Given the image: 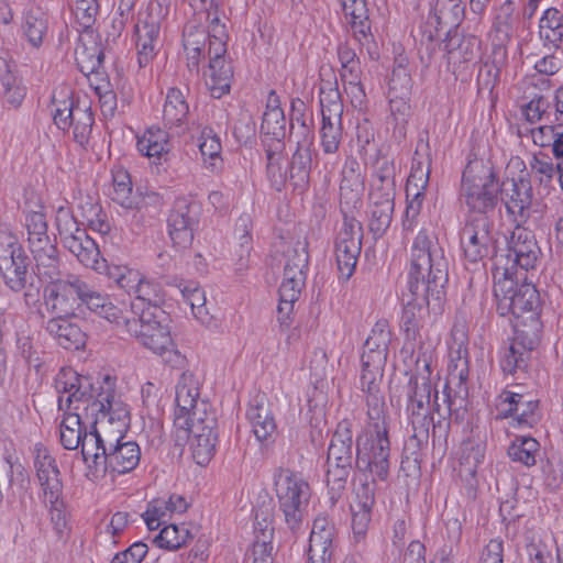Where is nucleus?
Wrapping results in <instances>:
<instances>
[{
	"label": "nucleus",
	"mask_w": 563,
	"mask_h": 563,
	"mask_svg": "<svg viewBox=\"0 0 563 563\" xmlns=\"http://www.w3.org/2000/svg\"><path fill=\"white\" fill-rule=\"evenodd\" d=\"M448 282V261L438 240L426 230L413 239L408 272V291L402 295L401 329L416 340L429 311L439 312Z\"/></svg>",
	"instance_id": "1"
},
{
	"label": "nucleus",
	"mask_w": 563,
	"mask_h": 563,
	"mask_svg": "<svg viewBox=\"0 0 563 563\" xmlns=\"http://www.w3.org/2000/svg\"><path fill=\"white\" fill-rule=\"evenodd\" d=\"M385 364L362 362L360 384L366 395L369 431L356 439L355 466L385 481L389 473L390 443L385 421V399L380 390Z\"/></svg>",
	"instance_id": "2"
},
{
	"label": "nucleus",
	"mask_w": 563,
	"mask_h": 563,
	"mask_svg": "<svg viewBox=\"0 0 563 563\" xmlns=\"http://www.w3.org/2000/svg\"><path fill=\"white\" fill-rule=\"evenodd\" d=\"M55 387L58 393L67 394L64 399L59 397V408H63L64 401L66 408H73L85 411L86 418H95V423L121 422L125 426L129 418L126 406L115 399V382L110 376H104L101 382L96 384L90 382L89 377L81 376L73 368H63L55 379Z\"/></svg>",
	"instance_id": "3"
},
{
	"label": "nucleus",
	"mask_w": 563,
	"mask_h": 563,
	"mask_svg": "<svg viewBox=\"0 0 563 563\" xmlns=\"http://www.w3.org/2000/svg\"><path fill=\"white\" fill-rule=\"evenodd\" d=\"M431 352L424 350L422 345L418 349V355L415 361V374L410 377L407 385V412L410 420L433 421L430 402L434 391L432 411L437 412L442 419L450 418L453 412L464 402L463 397L452 396L450 384L457 380L460 387L464 385L468 376L467 361L461 360V367L456 364L450 372L449 380L443 389V405L439 402L438 390L433 389L431 383Z\"/></svg>",
	"instance_id": "4"
},
{
	"label": "nucleus",
	"mask_w": 563,
	"mask_h": 563,
	"mask_svg": "<svg viewBox=\"0 0 563 563\" xmlns=\"http://www.w3.org/2000/svg\"><path fill=\"white\" fill-rule=\"evenodd\" d=\"M358 164L353 161L344 167L340 185L341 211L343 213V227L340 231L336 244L335 256L338 269L345 279H349L354 271L362 250L363 227L362 223L344 208V203L357 202L363 181L360 174H355Z\"/></svg>",
	"instance_id": "5"
},
{
	"label": "nucleus",
	"mask_w": 563,
	"mask_h": 563,
	"mask_svg": "<svg viewBox=\"0 0 563 563\" xmlns=\"http://www.w3.org/2000/svg\"><path fill=\"white\" fill-rule=\"evenodd\" d=\"M30 258L18 238L10 232H0V275L13 292H23L25 306L40 302L41 282L29 272Z\"/></svg>",
	"instance_id": "6"
},
{
	"label": "nucleus",
	"mask_w": 563,
	"mask_h": 563,
	"mask_svg": "<svg viewBox=\"0 0 563 563\" xmlns=\"http://www.w3.org/2000/svg\"><path fill=\"white\" fill-rule=\"evenodd\" d=\"M500 191L493 167L483 162L467 164L462 175L460 197L473 214L487 216L494 210Z\"/></svg>",
	"instance_id": "7"
},
{
	"label": "nucleus",
	"mask_w": 563,
	"mask_h": 563,
	"mask_svg": "<svg viewBox=\"0 0 563 563\" xmlns=\"http://www.w3.org/2000/svg\"><path fill=\"white\" fill-rule=\"evenodd\" d=\"M494 296L497 312L503 317L511 314L517 320L541 310L536 286L531 283L518 285L515 277H494Z\"/></svg>",
	"instance_id": "8"
},
{
	"label": "nucleus",
	"mask_w": 563,
	"mask_h": 563,
	"mask_svg": "<svg viewBox=\"0 0 563 563\" xmlns=\"http://www.w3.org/2000/svg\"><path fill=\"white\" fill-rule=\"evenodd\" d=\"M543 324L540 312H531L525 318L514 320L515 335L512 342L500 361L501 369L507 374L526 371L531 352L542 339Z\"/></svg>",
	"instance_id": "9"
},
{
	"label": "nucleus",
	"mask_w": 563,
	"mask_h": 563,
	"mask_svg": "<svg viewBox=\"0 0 563 563\" xmlns=\"http://www.w3.org/2000/svg\"><path fill=\"white\" fill-rule=\"evenodd\" d=\"M275 490L279 510L292 531L300 528L310 498V486L290 470H279L275 475Z\"/></svg>",
	"instance_id": "10"
},
{
	"label": "nucleus",
	"mask_w": 563,
	"mask_h": 563,
	"mask_svg": "<svg viewBox=\"0 0 563 563\" xmlns=\"http://www.w3.org/2000/svg\"><path fill=\"white\" fill-rule=\"evenodd\" d=\"M56 225L63 245L81 263L91 269L106 266V260L100 257V250L85 229L79 228L77 220L66 208L57 210Z\"/></svg>",
	"instance_id": "11"
},
{
	"label": "nucleus",
	"mask_w": 563,
	"mask_h": 563,
	"mask_svg": "<svg viewBox=\"0 0 563 563\" xmlns=\"http://www.w3.org/2000/svg\"><path fill=\"white\" fill-rule=\"evenodd\" d=\"M539 255L534 234L526 228L517 227L507 242L506 254L495 258L494 277H515L518 267L526 272L532 269Z\"/></svg>",
	"instance_id": "12"
},
{
	"label": "nucleus",
	"mask_w": 563,
	"mask_h": 563,
	"mask_svg": "<svg viewBox=\"0 0 563 563\" xmlns=\"http://www.w3.org/2000/svg\"><path fill=\"white\" fill-rule=\"evenodd\" d=\"M493 223L483 213L471 214L460 232V242L464 256L472 263L496 255V239Z\"/></svg>",
	"instance_id": "13"
},
{
	"label": "nucleus",
	"mask_w": 563,
	"mask_h": 563,
	"mask_svg": "<svg viewBox=\"0 0 563 563\" xmlns=\"http://www.w3.org/2000/svg\"><path fill=\"white\" fill-rule=\"evenodd\" d=\"M53 120L63 131L73 129L74 140L81 146L88 143L92 125L93 113L89 106L75 102L73 99L58 100L53 96Z\"/></svg>",
	"instance_id": "14"
},
{
	"label": "nucleus",
	"mask_w": 563,
	"mask_h": 563,
	"mask_svg": "<svg viewBox=\"0 0 563 563\" xmlns=\"http://www.w3.org/2000/svg\"><path fill=\"white\" fill-rule=\"evenodd\" d=\"M84 279L77 275H67L64 279L49 283L44 289V302L55 317H73L81 307Z\"/></svg>",
	"instance_id": "15"
},
{
	"label": "nucleus",
	"mask_w": 563,
	"mask_h": 563,
	"mask_svg": "<svg viewBox=\"0 0 563 563\" xmlns=\"http://www.w3.org/2000/svg\"><path fill=\"white\" fill-rule=\"evenodd\" d=\"M159 316L151 309H142L139 318L126 323V332L155 354L173 347L170 331L167 325L162 324Z\"/></svg>",
	"instance_id": "16"
},
{
	"label": "nucleus",
	"mask_w": 563,
	"mask_h": 563,
	"mask_svg": "<svg viewBox=\"0 0 563 563\" xmlns=\"http://www.w3.org/2000/svg\"><path fill=\"white\" fill-rule=\"evenodd\" d=\"M497 418L512 417L519 427L532 428L540 420L539 400L529 393L505 389L497 397Z\"/></svg>",
	"instance_id": "17"
},
{
	"label": "nucleus",
	"mask_w": 563,
	"mask_h": 563,
	"mask_svg": "<svg viewBox=\"0 0 563 563\" xmlns=\"http://www.w3.org/2000/svg\"><path fill=\"white\" fill-rule=\"evenodd\" d=\"M200 206L195 201L178 199L168 219L169 235L178 249H187L194 240V230L198 224Z\"/></svg>",
	"instance_id": "18"
},
{
	"label": "nucleus",
	"mask_w": 563,
	"mask_h": 563,
	"mask_svg": "<svg viewBox=\"0 0 563 563\" xmlns=\"http://www.w3.org/2000/svg\"><path fill=\"white\" fill-rule=\"evenodd\" d=\"M33 464L43 499H53V501H56L58 496H63L64 484L60 471L55 457L51 454L48 449L41 443L34 446Z\"/></svg>",
	"instance_id": "19"
},
{
	"label": "nucleus",
	"mask_w": 563,
	"mask_h": 563,
	"mask_svg": "<svg viewBox=\"0 0 563 563\" xmlns=\"http://www.w3.org/2000/svg\"><path fill=\"white\" fill-rule=\"evenodd\" d=\"M227 46L222 42H214L208 47L209 64L205 71L206 85L213 98H221L230 91L233 68L225 59Z\"/></svg>",
	"instance_id": "20"
},
{
	"label": "nucleus",
	"mask_w": 563,
	"mask_h": 563,
	"mask_svg": "<svg viewBox=\"0 0 563 563\" xmlns=\"http://www.w3.org/2000/svg\"><path fill=\"white\" fill-rule=\"evenodd\" d=\"M93 422L90 432L85 431L80 440L84 461L96 478L106 475V464L109 448L113 445V435L103 431L100 432Z\"/></svg>",
	"instance_id": "21"
},
{
	"label": "nucleus",
	"mask_w": 563,
	"mask_h": 563,
	"mask_svg": "<svg viewBox=\"0 0 563 563\" xmlns=\"http://www.w3.org/2000/svg\"><path fill=\"white\" fill-rule=\"evenodd\" d=\"M335 526L327 516L313 520L309 537L308 563H330L335 549Z\"/></svg>",
	"instance_id": "22"
},
{
	"label": "nucleus",
	"mask_w": 563,
	"mask_h": 563,
	"mask_svg": "<svg viewBox=\"0 0 563 563\" xmlns=\"http://www.w3.org/2000/svg\"><path fill=\"white\" fill-rule=\"evenodd\" d=\"M199 395L198 379L192 373L184 372L176 385L175 428L187 426L188 415L202 409L198 404Z\"/></svg>",
	"instance_id": "23"
},
{
	"label": "nucleus",
	"mask_w": 563,
	"mask_h": 563,
	"mask_svg": "<svg viewBox=\"0 0 563 563\" xmlns=\"http://www.w3.org/2000/svg\"><path fill=\"white\" fill-rule=\"evenodd\" d=\"M123 435L119 438L113 435V445L109 448L106 473L125 474L133 471L140 463L141 450L133 442H122Z\"/></svg>",
	"instance_id": "24"
},
{
	"label": "nucleus",
	"mask_w": 563,
	"mask_h": 563,
	"mask_svg": "<svg viewBox=\"0 0 563 563\" xmlns=\"http://www.w3.org/2000/svg\"><path fill=\"white\" fill-rule=\"evenodd\" d=\"M46 332L56 343L66 350H79L85 346L87 335L69 317H54L45 324Z\"/></svg>",
	"instance_id": "25"
},
{
	"label": "nucleus",
	"mask_w": 563,
	"mask_h": 563,
	"mask_svg": "<svg viewBox=\"0 0 563 563\" xmlns=\"http://www.w3.org/2000/svg\"><path fill=\"white\" fill-rule=\"evenodd\" d=\"M353 422L343 419L336 426L328 448L327 463L352 465L353 462Z\"/></svg>",
	"instance_id": "26"
},
{
	"label": "nucleus",
	"mask_w": 563,
	"mask_h": 563,
	"mask_svg": "<svg viewBox=\"0 0 563 563\" xmlns=\"http://www.w3.org/2000/svg\"><path fill=\"white\" fill-rule=\"evenodd\" d=\"M391 332L386 320L377 321L364 343L361 361L386 364Z\"/></svg>",
	"instance_id": "27"
},
{
	"label": "nucleus",
	"mask_w": 563,
	"mask_h": 563,
	"mask_svg": "<svg viewBox=\"0 0 563 563\" xmlns=\"http://www.w3.org/2000/svg\"><path fill=\"white\" fill-rule=\"evenodd\" d=\"M183 45L188 70L198 75L200 62L208 55L209 35L203 29L190 26L184 31Z\"/></svg>",
	"instance_id": "28"
},
{
	"label": "nucleus",
	"mask_w": 563,
	"mask_h": 563,
	"mask_svg": "<svg viewBox=\"0 0 563 563\" xmlns=\"http://www.w3.org/2000/svg\"><path fill=\"white\" fill-rule=\"evenodd\" d=\"M21 31L29 45L38 49L48 32L46 13L36 5L27 8L22 16Z\"/></svg>",
	"instance_id": "29"
},
{
	"label": "nucleus",
	"mask_w": 563,
	"mask_h": 563,
	"mask_svg": "<svg viewBox=\"0 0 563 563\" xmlns=\"http://www.w3.org/2000/svg\"><path fill=\"white\" fill-rule=\"evenodd\" d=\"M137 63L141 68L146 67L156 55L159 36L158 22L143 21L135 24Z\"/></svg>",
	"instance_id": "30"
},
{
	"label": "nucleus",
	"mask_w": 563,
	"mask_h": 563,
	"mask_svg": "<svg viewBox=\"0 0 563 563\" xmlns=\"http://www.w3.org/2000/svg\"><path fill=\"white\" fill-rule=\"evenodd\" d=\"M346 15L351 18V27L354 37L361 45H369L373 41L368 9L365 0H342Z\"/></svg>",
	"instance_id": "31"
},
{
	"label": "nucleus",
	"mask_w": 563,
	"mask_h": 563,
	"mask_svg": "<svg viewBox=\"0 0 563 563\" xmlns=\"http://www.w3.org/2000/svg\"><path fill=\"white\" fill-rule=\"evenodd\" d=\"M131 292L135 294V299L131 302L132 312L137 313L136 310L151 309L155 313H164L159 308L164 302V295L157 283L142 279L137 274V280Z\"/></svg>",
	"instance_id": "32"
},
{
	"label": "nucleus",
	"mask_w": 563,
	"mask_h": 563,
	"mask_svg": "<svg viewBox=\"0 0 563 563\" xmlns=\"http://www.w3.org/2000/svg\"><path fill=\"white\" fill-rule=\"evenodd\" d=\"M525 549L528 563L553 561V551H558L553 536L536 529L525 532Z\"/></svg>",
	"instance_id": "33"
},
{
	"label": "nucleus",
	"mask_w": 563,
	"mask_h": 563,
	"mask_svg": "<svg viewBox=\"0 0 563 563\" xmlns=\"http://www.w3.org/2000/svg\"><path fill=\"white\" fill-rule=\"evenodd\" d=\"M136 146L141 154L159 165L169 154L168 133L161 128H150L139 137Z\"/></svg>",
	"instance_id": "34"
},
{
	"label": "nucleus",
	"mask_w": 563,
	"mask_h": 563,
	"mask_svg": "<svg viewBox=\"0 0 563 563\" xmlns=\"http://www.w3.org/2000/svg\"><path fill=\"white\" fill-rule=\"evenodd\" d=\"M539 36L545 47L558 49L563 42V13L558 8H548L539 21Z\"/></svg>",
	"instance_id": "35"
},
{
	"label": "nucleus",
	"mask_w": 563,
	"mask_h": 563,
	"mask_svg": "<svg viewBox=\"0 0 563 563\" xmlns=\"http://www.w3.org/2000/svg\"><path fill=\"white\" fill-rule=\"evenodd\" d=\"M30 250L33 254L38 275L49 279V283L60 279L58 252L52 241H45L43 245Z\"/></svg>",
	"instance_id": "36"
},
{
	"label": "nucleus",
	"mask_w": 563,
	"mask_h": 563,
	"mask_svg": "<svg viewBox=\"0 0 563 563\" xmlns=\"http://www.w3.org/2000/svg\"><path fill=\"white\" fill-rule=\"evenodd\" d=\"M201 410L190 412L188 415L187 426L184 428H175L178 441H187L191 438H198V434H208L214 432L216 418L213 413H207V404L200 402Z\"/></svg>",
	"instance_id": "37"
},
{
	"label": "nucleus",
	"mask_w": 563,
	"mask_h": 563,
	"mask_svg": "<svg viewBox=\"0 0 563 563\" xmlns=\"http://www.w3.org/2000/svg\"><path fill=\"white\" fill-rule=\"evenodd\" d=\"M189 114V106L183 90L172 87L167 90L163 108V121L165 125L181 126Z\"/></svg>",
	"instance_id": "38"
},
{
	"label": "nucleus",
	"mask_w": 563,
	"mask_h": 563,
	"mask_svg": "<svg viewBox=\"0 0 563 563\" xmlns=\"http://www.w3.org/2000/svg\"><path fill=\"white\" fill-rule=\"evenodd\" d=\"M413 433L404 445V456L419 464L422 460L423 450L427 449L430 427L435 429L434 421L410 420Z\"/></svg>",
	"instance_id": "39"
},
{
	"label": "nucleus",
	"mask_w": 563,
	"mask_h": 563,
	"mask_svg": "<svg viewBox=\"0 0 563 563\" xmlns=\"http://www.w3.org/2000/svg\"><path fill=\"white\" fill-rule=\"evenodd\" d=\"M320 95V107L322 119H342L343 114V101L341 98L340 90L338 88V81L321 80L319 88Z\"/></svg>",
	"instance_id": "40"
},
{
	"label": "nucleus",
	"mask_w": 563,
	"mask_h": 563,
	"mask_svg": "<svg viewBox=\"0 0 563 563\" xmlns=\"http://www.w3.org/2000/svg\"><path fill=\"white\" fill-rule=\"evenodd\" d=\"M465 5L462 0H435L431 8V18L438 26L453 27L462 21Z\"/></svg>",
	"instance_id": "41"
},
{
	"label": "nucleus",
	"mask_w": 563,
	"mask_h": 563,
	"mask_svg": "<svg viewBox=\"0 0 563 563\" xmlns=\"http://www.w3.org/2000/svg\"><path fill=\"white\" fill-rule=\"evenodd\" d=\"M284 276L305 279L309 263L308 243L306 241H297L285 252Z\"/></svg>",
	"instance_id": "42"
},
{
	"label": "nucleus",
	"mask_w": 563,
	"mask_h": 563,
	"mask_svg": "<svg viewBox=\"0 0 563 563\" xmlns=\"http://www.w3.org/2000/svg\"><path fill=\"white\" fill-rule=\"evenodd\" d=\"M179 290L183 299L190 307L194 316L203 324H209L212 317L206 307L205 291L196 282L181 283Z\"/></svg>",
	"instance_id": "43"
},
{
	"label": "nucleus",
	"mask_w": 563,
	"mask_h": 563,
	"mask_svg": "<svg viewBox=\"0 0 563 563\" xmlns=\"http://www.w3.org/2000/svg\"><path fill=\"white\" fill-rule=\"evenodd\" d=\"M510 185L511 195L506 201V208L509 213L525 218L532 202L531 184L529 180L520 178L518 181L512 179Z\"/></svg>",
	"instance_id": "44"
},
{
	"label": "nucleus",
	"mask_w": 563,
	"mask_h": 563,
	"mask_svg": "<svg viewBox=\"0 0 563 563\" xmlns=\"http://www.w3.org/2000/svg\"><path fill=\"white\" fill-rule=\"evenodd\" d=\"M1 66H3L5 70L4 74L0 75V81L3 87V101L8 107L18 109L25 98L26 88L22 79L11 73L2 58H0V67Z\"/></svg>",
	"instance_id": "45"
},
{
	"label": "nucleus",
	"mask_w": 563,
	"mask_h": 563,
	"mask_svg": "<svg viewBox=\"0 0 563 563\" xmlns=\"http://www.w3.org/2000/svg\"><path fill=\"white\" fill-rule=\"evenodd\" d=\"M246 415L258 441H266L274 434L276 423L266 406L263 404L252 405Z\"/></svg>",
	"instance_id": "46"
},
{
	"label": "nucleus",
	"mask_w": 563,
	"mask_h": 563,
	"mask_svg": "<svg viewBox=\"0 0 563 563\" xmlns=\"http://www.w3.org/2000/svg\"><path fill=\"white\" fill-rule=\"evenodd\" d=\"M9 470H8V484L0 483V503L4 500H9L11 497L15 496L14 487L19 489V492L27 490L30 486V475L26 467L20 462H11L8 460Z\"/></svg>",
	"instance_id": "47"
},
{
	"label": "nucleus",
	"mask_w": 563,
	"mask_h": 563,
	"mask_svg": "<svg viewBox=\"0 0 563 563\" xmlns=\"http://www.w3.org/2000/svg\"><path fill=\"white\" fill-rule=\"evenodd\" d=\"M429 154H422L417 148L413 153L410 175L406 185L407 198L410 197L412 189H427L430 176Z\"/></svg>",
	"instance_id": "48"
},
{
	"label": "nucleus",
	"mask_w": 563,
	"mask_h": 563,
	"mask_svg": "<svg viewBox=\"0 0 563 563\" xmlns=\"http://www.w3.org/2000/svg\"><path fill=\"white\" fill-rule=\"evenodd\" d=\"M312 146H297L289 165V177L295 181L296 186L307 184L312 163Z\"/></svg>",
	"instance_id": "49"
},
{
	"label": "nucleus",
	"mask_w": 563,
	"mask_h": 563,
	"mask_svg": "<svg viewBox=\"0 0 563 563\" xmlns=\"http://www.w3.org/2000/svg\"><path fill=\"white\" fill-rule=\"evenodd\" d=\"M286 118L283 110H269L263 114L261 124V133L269 136L273 144L277 145V150H283V140L286 136Z\"/></svg>",
	"instance_id": "50"
},
{
	"label": "nucleus",
	"mask_w": 563,
	"mask_h": 563,
	"mask_svg": "<svg viewBox=\"0 0 563 563\" xmlns=\"http://www.w3.org/2000/svg\"><path fill=\"white\" fill-rule=\"evenodd\" d=\"M453 38L450 40L448 47L452 60L460 63L474 62L481 56V40L475 35L463 36L456 46H453Z\"/></svg>",
	"instance_id": "51"
},
{
	"label": "nucleus",
	"mask_w": 563,
	"mask_h": 563,
	"mask_svg": "<svg viewBox=\"0 0 563 563\" xmlns=\"http://www.w3.org/2000/svg\"><path fill=\"white\" fill-rule=\"evenodd\" d=\"M529 165L531 174L536 177L544 194L548 195L558 172V164L554 165L547 155H534Z\"/></svg>",
	"instance_id": "52"
},
{
	"label": "nucleus",
	"mask_w": 563,
	"mask_h": 563,
	"mask_svg": "<svg viewBox=\"0 0 563 563\" xmlns=\"http://www.w3.org/2000/svg\"><path fill=\"white\" fill-rule=\"evenodd\" d=\"M394 213V205H369L368 230L374 239L382 238L389 228Z\"/></svg>",
	"instance_id": "53"
},
{
	"label": "nucleus",
	"mask_w": 563,
	"mask_h": 563,
	"mask_svg": "<svg viewBox=\"0 0 563 563\" xmlns=\"http://www.w3.org/2000/svg\"><path fill=\"white\" fill-rule=\"evenodd\" d=\"M29 247L41 246L45 241H52L47 234L46 217L41 211H31L25 217Z\"/></svg>",
	"instance_id": "54"
},
{
	"label": "nucleus",
	"mask_w": 563,
	"mask_h": 563,
	"mask_svg": "<svg viewBox=\"0 0 563 563\" xmlns=\"http://www.w3.org/2000/svg\"><path fill=\"white\" fill-rule=\"evenodd\" d=\"M191 538L189 530L183 526L169 525L164 527L154 538V543L162 549L177 550Z\"/></svg>",
	"instance_id": "55"
},
{
	"label": "nucleus",
	"mask_w": 563,
	"mask_h": 563,
	"mask_svg": "<svg viewBox=\"0 0 563 563\" xmlns=\"http://www.w3.org/2000/svg\"><path fill=\"white\" fill-rule=\"evenodd\" d=\"M539 443L533 438L520 437L508 448V455L514 462H520L530 467L536 464Z\"/></svg>",
	"instance_id": "56"
},
{
	"label": "nucleus",
	"mask_w": 563,
	"mask_h": 563,
	"mask_svg": "<svg viewBox=\"0 0 563 563\" xmlns=\"http://www.w3.org/2000/svg\"><path fill=\"white\" fill-rule=\"evenodd\" d=\"M485 457V445L482 442L467 441L463 443L460 457L461 472L468 476H475L478 465Z\"/></svg>",
	"instance_id": "57"
},
{
	"label": "nucleus",
	"mask_w": 563,
	"mask_h": 563,
	"mask_svg": "<svg viewBox=\"0 0 563 563\" xmlns=\"http://www.w3.org/2000/svg\"><path fill=\"white\" fill-rule=\"evenodd\" d=\"M321 146L325 154H334L339 151L342 140V119H322L320 129Z\"/></svg>",
	"instance_id": "58"
},
{
	"label": "nucleus",
	"mask_w": 563,
	"mask_h": 563,
	"mask_svg": "<svg viewBox=\"0 0 563 563\" xmlns=\"http://www.w3.org/2000/svg\"><path fill=\"white\" fill-rule=\"evenodd\" d=\"M217 434L210 433L208 430V434H198V438L190 439V448L192 452V457L196 463L199 465H206L211 460L214 450H216Z\"/></svg>",
	"instance_id": "59"
},
{
	"label": "nucleus",
	"mask_w": 563,
	"mask_h": 563,
	"mask_svg": "<svg viewBox=\"0 0 563 563\" xmlns=\"http://www.w3.org/2000/svg\"><path fill=\"white\" fill-rule=\"evenodd\" d=\"M99 274H106L109 279L113 280L120 288L125 289L129 294L134 288V283L137 280V272L129 269L123 265H110L106 262V266L95 269Z\"/></svg>",
	"instance_id": "60"
},
{
	"label": "nucleus",
	"mask_w": 563,
	"mask_h": 563,
	"mask_svg": "<svg viewBox=\"0 0 563 563\" xmlns=\"http://www.w3.org/2000/svg\"><path fill=\"white\" fill-rule=\"evenodd\" d=\"M112 200L126 209L133 208L132 184L126 172L120 170L113 175Z\"/></svg>",
	"instance_id": "61"
},
{
	"label": "nucleus",
	"mask_w": 563,
	"mask_h": 563,
	"mask_svg": "<svg viewBox=\"0 0 563 563\" xmlns=\"http://www.w3.org/2000/svg\"><path fill=\"white\" fill-rule=\"evenodd\" d=\"M404 58L394 67L389 80V95L398 97H410L412 90V79L410 73L402 65Z\"/></svg>",
	"instance_id": "62"
},
{
	"label": "nucleus",
	"mask_w": 563,
	"mask_h": 563,
	"mask_svg": "<svg viewBox=\"0 0 563 563\" xmlns=\"http://www.w3.org/2000/svg\"><path fill=\"white\" fill-rule=\"evenodd\" d=\"M327 484L332 493V499L340 496L344 490L352 465L327 463Z\"/></svg>",
	"instance_id": "63"
},
{
	"label": "nucleus",
	"mask_w": 563,
	"mask_h": 563,
	"mask_svg": "<svg viewBox=\"0 0 563 563\" xmlns=\"http://www.w3.org/2000/svg\"><path fill=\"white\" fill-rule=\"evenodd\" d=\"M199 148L203 157L210 158V166L216 167V161L221 153V143L219 136L211 128H203L200 134Z\"/></svg>",
	"instance_id": "64"
}]
</instances>
